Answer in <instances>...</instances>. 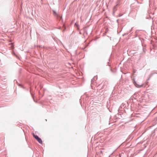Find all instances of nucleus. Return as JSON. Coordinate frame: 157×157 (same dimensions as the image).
Masks as SVG:
<instances>
[{"mask_svg": "<svg viewBox=\"0 0 157 157\" xmlns=\"http://www.w3.org/2000/svg\"><path fill=\"white\" fill-rule=\"evenodd\" d=\"M32 134L34 138H35L39 143L40 144H42V141L40 138L37 136L35 135L34 133H33Z\"/></svg>", "mask_w": 157, "mask_h": 157, "instance_id": "obj_1", "label": "nucleus"}, {"mask_svg": "<svg viewBox=\"0 0 157 157\" xmlns=\"http://www.w3.org/2000/svg\"><path fill=\"white\" fill-rule=\"evenodd\" d=\"M136 86L138 87H142L144 85L143 84H142V85H138V84H136Z\"/></svg>", "mask_w": 157, "mask_h": 157, "instance_id": "obj_2", "label": "nucleus"}, {"mask_svg": "<svg viewBox=\"0 0 157 157\" xmlns=\"http://www.w3.org/2000/svg\"><path fill=\"white\" fill-rule=\"evenodd\" d=\"M75 25L76 26V27L78 29V25L77 23H75Z\"/></svg>", "mask_w": 157, "mask_h": 157, "instance_id": "obj_3", "label": "nucleus"}]
</instances>
